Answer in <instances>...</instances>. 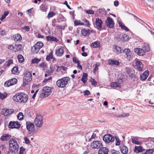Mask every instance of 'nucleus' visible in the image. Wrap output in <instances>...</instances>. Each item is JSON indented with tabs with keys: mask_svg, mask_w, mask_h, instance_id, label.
Wrapping results in <instances>:
<instances>
[{
	"mask_svg": "<svg viewBox=\"0 0 154 154\" xmlns=\"http://www.w3.org/2000/svg\"><path fill=\"white\" fill-rule=\"evenodd\" d=\"M28 96L23 93H18L13 97V99L14 101L20 103H25L28 100Z\"/></svg>",
	"mask_w": 154,
	"mask_h": 154,
	"instance_id": "1",
	"label": "nucleus"
},
{
	"mask_svg": "<svg viewBox=\"0 0 154 154\" xmlns=\"http://www.w3.org/2000/svg\"><path fill=\"white\" fill-rule=\"evenodd\" d=\"M9 149L12 153H15L18 151L19 146L15 140L11 138L9 141Z\"/></svg>",
	"mask_w": 154,
	"mask_h": 154,
	"instance_id": "2",
	"label": "nucleus"
},
{
	"mask_svg": "<svg viewBox=\"0 0 154 154\" xmlns=\"http://www.w3.org/2000/svg\"><path fill=\"white\" fill-rule=\"evenodd\" d=\"M70 79L67 77H63L57 80L56 82V85L59 88H64L68 84Z\"/></svg>",
	"mask_w": 154,
	"mask_h": 154,
	"instance_id": "3",
	"label": "nucleus"
},
{
	"mask_svg": "<svg viewBox=\"0 0 154 154\" xmlns=\"http://www.w3.org/2000/svg\"><path fill=\"white\" fill-rule=\"evenodd\" d=\"M34 123L38 129L40 128L43 125V119L41 115H37L34 121Z\"/></svg>",
	"mask_w": 154,
	"mask_h": 154,
	"instance_id": "4",
	"label": "nucleus"
},
{
	"mask_svg": "<svg viewBox=\"0 0 154 154\" xmlns=\"http://www.w3.org/2000/svg\"><path fill=\"white\" fill-rule=\"evenodd\" d=\"M51 88L46 86L43 88L41 94V97L42 98L46 97L49 95L51 92Z\"/></svg>",
	"mask_w": 154,
	"mask_h": 154,
	"instance_id": "5",
	"label": "nucleus"
},
{
	"mask_svg": "<svg viewBox=\"0 0 154 154\" xmlns=\"http://www.w3.org/2000/svg\"><path fill=\"white\" fill-rule=\"evenodd\" d=\"M43 43L41 42H37L35 45L32 47V51L34 53H37L40 49L43 46Z\"/></svg>",
	"mask_w": 154,
	"mask_h": 154,
	"instance_id": "6",
	"label": "nucleus"
},
{
	"mask_svg": "<svg viewBox=\"0 0 154 154\" xmlns=\"http://www.w3.org/2000/svg\"><path fill=\"white\" fill-rule=\"evenodd\" d=\"M26 125L27 129L29 134L31 135H32L35 130L34 124L30 122H27L26 123Z\"/></svg>",
	"mask_w": 154,
	"mask_h": 154,
	"instance_id": "7",
	"label": "nucleus"
},
{
	"mask_svg": "<svg viewBox=\"0 0 154 154\" xmlns=\"http://www.w3.org/2000/svg\"><path fill=\"white\" fill-rule=\"evenodd\" d=\"M114 139V137L110 134L105 135L103 137V140L107 143L113 142Z\"/></svg>",
	"mask_w": 154,
	"mask_h": 154,
	"instance_id": "8",
	"label": "nucleus"
},
{
	"mask_svg": "<svg viewBox=\"0 0 154 154\" xmlns=\"http://www.w3.org/2000/svg\"><path fill=\"white\" fill-rule=\"evenodd\" d=\"M105 22L107 27L110 28H111L113 27L114 23L111 18L109 17H107Z\"/></svg>",
	"mask_w": 154,
	"mask_h": 154,
	"instance_id": "9",
	"label": "nucleus"
},
{
	"mask_svg": "<svg viewBox=\"0 0 154 154\" xmlns=\"http://www.w3.org/2000/svg\"><path fill=\"white\" fill-rule=\"evenodd\" d=\"M102 143L99 141L93 142L91 145V147L94 149H99L102 146Z\"/></svg>",
	"mask_w": 154,
	"mask_h": 154,
	"instance_id": "10",
	"label": "nucleus"
},
{
	"mask_svg": "<svg viewBox=\"0 0 154 154\" xmlns=\"http://www.w3.org/2000/svg\"><path fill=\"white\" fill-rule=\"evenodd\" d=\"M20 125L18 122H10L9 123L8 127L9 128H18L20 126Z\"/></svg>",
	"mask_w": 154,
	"mask_h": 154,
	"instance_id": "11",
	"label": "nucleus"
},
{
	"mask_svg": "<svg viewBox=\"0 0 154 154\" xmlns=\"http://www.w3.org/2000/svg\"><path fill=\"white\" fill-rule=\"evenodd\" d=\"M103 23L102 20L100 18H97L96 19L95 25L96 27L98 30H100L102 27V23Z\"/></svg>",
	"mask_w": 154,
	"mask_h": 154,
	"instance_id": "12",
	"label": "nucleus"
},
{
	"mask_svg": "<svg viewBox=\"0 0 154 154\" xmlns=\"http://www.w3.org/2000/svg\"><path fill=\"white\" fill-rule=\"evenodd\" d=\"M134 50L135 53L140 56H143L145 54L144 51L142 48H136Z\"/></svg>",
	"mask_w": 154,
	"mask_h": 154,
	"instance_id": "13",
	"label": "nucleus"
},
{
	"mask_svg": "<svg viewBox=\"0 0 154 154\" xmlns=\"http://www.w3.org/2000/svg\"><path fill=\"white\" fill-rule=\"evenodd\" d=\"M121 152L123 154H127L128 152V147L124 145H121L119 147Z\"/></svg>",
	"mask_w": 154,
	"mask_h": 154,
	"instance_id": "14",
	"label": "nucleus"
},
{
	"mask_svg": "<svg viewBox=\"0 0 154 154\" xmlns=\"http://www.w3.org/2000/svg\"><path fill=\"white\" fill-rule=\"evenodd\" d=\"M24 79L26 81H31L32 80V75L31 73L29 72H26Z\"/></svg>",
	"mask_w": 154,
	"mask_h": 154,
	"instance_id": "15",
	"label": "nucleus"
},
{
	"mask_svg": "<svg viewBox=\"0 0 154 154\" xmlns=\"http://www.w3.org/2000/svg\"><path fill=\"white\" fill-rule=\"evenodd\" d=\"M127 73L130 79H131L134 76V72L132 69L128 68L127 69Z\"/></svg>",
	"mask_w": 154,
	"mask_h": 154,
	"instance_id": "16",
	"label": "nucleus"
},
{
	"mask_svg": "<svg viewBox=\"0 0 154 154\" xmlns=\"http://www.w3.org/2000/svg\"><path fill=\"white\" fill-rule=\"evenodd\" d=\"M136 66L140 71L142 70L143 65L140 61L137 60L136 62Z\"/></svg>",
	"mask_w": 154,
	"mask_h": 154,
	"instance_id": "17",
	"label": "nucleus"
},
{
	"mask_svg": "<svg viewBox=\"0 0 154 154\" xmlns=\"http://www.w3.org/2000/svg\"><path fill=\"white\" fill-rule=\"evenodd\" d=\"M109 150L107 148L103 147L100 148L98 152L99 154H107Z\"/></svg>",
	"mask_w": 154,
	"mask_h": 154,
	"instance_id": "18",
	"label": "nucleus"
},
{
	"mask_svg": "<svg viewBox=\"0 0 154 154\" xmlns=\"http://www.w3.org/2000/svg\"><path fill=\"white\" fill-rule=\"evenodd\" d=\"M149 75V72L146 71L144 73L142 74L140 76L141 80L143 81L145 80Z\"/></svg>",
	"mask_w": 154,
	"mask_h": 154,
	"instance_id": "19",
	"label": "nucleus"
},
{
	"mask_svg": "<svg viewBox=\"0 0 154 154\" xmlns=\"http://www.w3.org/2000/svg\"><path fill=\"white\" fill-rule=\"evenodd\" d=\"M92 32V31H91ZM91 32V31L89 29H83L81 30V33L83 35L85 36H88L90 33Z\"/></svg>",
	"mask_w": 154,
	"mask_h": 154,
	"instance_id": "20",
	"label": "nucleus"
},
{
	"mask_svg": "<svg viewBox=\"0 0 154 154\" xmlns=\"http://www.w3.org/2000/svg\"><path fill=\"white\" fill-rule=\"evenodd\" d=\"M113 51L117 53H122V51L121 48L116 45H114L113 47Z\"/></svg>",
	"mask_w": 154,
	"mask_h": 154,
	"instance_id": "21",
	"label": "nucleus"
},
{
	"mask_svg": "<svg viewBox=\"0 0 154 154\" xmlns=\"http://www.w3.org/2000/svg\"><path fill=\"white\" fill-rule=\"evenodd\" d=\"M47 40L48 41H55L56 42H58L59 40L53 36H47L46 37Z\"/></svg>",
	"mask_w": 154,
	"mask_h": 154,
	"instance_id": "22",
	"label": "nucleus"
},
{
	"mask_svg": "<svg viewBox=\"0 0 154 154\" xmlns=\"http://www.w3.org/2000/svg\"><path fill=\"white\" fill-rule=\"evenodd\" d=\"M63 53V47H61L59 48L56 51V54L57 56H61Z\"/></svg>",
	"mask_w": 154,
	"mask_h": 154,
	"instance_id": "23",
	"label": "nucleus"
},
{
	"mask_svg": "<svg viewBox=\"0 0 154 154\" xmlns=\"http://www.w3.org/2000/svg\"><path fill=\"white\" fill-rule=\"evenodd\" d=\"M11 135H9L8 134H5L2 136L1 139L2 141L8 140H9L11 138Z\"/></svg>",
	"mask_w": 154,
	"mask_h": 154,
	"instance_id": "24",
	"label": "nucleus"
},
{
	"mask_svg": "<svg viewBox=\"0 0 154 154\" xmlns=\"http://www.w3.org/2000/svg\"><path fill=\"white\" fill-rule=\"evenodd\" d=\"M134 150L135 152L138 153L142 152L144 149L142 146H137L135 147Z\"/></svg>",
	"mask_w": 154,
	"mask_h": 154,
	"instance_id": "25",
	"label": "nucleus"
},
{
	"mask_svg": "<svg viewBox=\"0 0 154 154\" xmlns=\"http://www.w3.org/2000/svg\"><path fill=\"white\" fill-rule=\"evenodd\" d=\"M109 64L112 66H117L119 64V63L118 61L116 60H109L108 62Z\"/></svg>",
	"mask_w": 154,
	"mask_h": 154,
	"instance_id": "26",
	"label": "nucleus"
},
{
	"mask_svg": "<svg viewBox=\"0 0 154 154\" xmlns=\"http://www.w3.org/2000/svg\"><path fill=\"white\" fill-rule=\"evenodd\" d=\"M118 23L119 25V26L120 27L123 29L127 31H129V29L127 28V27L125 26L124 24L122 22L119 21Z\"/></svg>",
	"mask_w": 154,
	"mask_h": 154,
	"instance_id": "27",
	"label": "nucleus"
},
{
	"mask_svg": "<svg viewBox=\"0 0 154 154\" xmlns=\"http://www.w3.org/2000/svg\"><path fill=\"white\" fill-rule=\"evenodd\" d=\"M110 85L112 88L121 87V83H119V82H112L111 84Z\"/></svg>",
	"mask_w": 154,
	"mask_h": 154,
	"instance_id": "28",
	"label": "nucleus"
},
{
	"mask_svg": "<svg viewBox=\"0 0 154 154\" xmlns=\"http://www.w3.org/2000/svg\"><path fill=\"white\" fill-rule=\"evenodd\" d=\"M131 140L133 143L138 145H140L141 143V142L139 141L137 138L136 137H132L131 138Z\"/></svg>",
	"mask_w": 154,
	"mask_h": 154,
	"instance_id": "29",
	"label": "nucleus"
},
{
	"mask_svg": "<svg viewBox=\"0 0 154 154\" xmlns=\"http://www.w3.org/2000/svg\"><path fill=\"white\" fill-rule=\"evenodd\" d=\"M88 75L86 73H83L82 76L81 78L82 81L85 84L87 80Z\"/></svg>",
	"mask_w": 154,
	"mask_h": 154,
	"instance_id": "30",
	"label": "nucleus"
},
{
	"mask_svg": "<svg viewBox=\"0 0 154 154\" xmlns=\"http://www.w3.org/2000/svg\"><path fill=\"white\" fill-rule=\"evenodd\" d=\"M13 37L15 40L16 41H20L22 39V37L21 35L19 34H17L14 35Z\"/></svg>",
	"mask_w": 154,
	"mask_h": 154,
	"instance_id": "31",
	"label": "nucleus"
},
{
	"mask_svg": "<svg viewBox=\"0 0 154 154\" xmlns=\"http://www.w3.org/2000/svg\"><path fill=\"white\" fill-rule=\"evenodd\" d=\"M100 46V44L98 41H96L92 43L91 45V47L93 48H99Z\"/></svg>",
	"mask_w": 154,
	"mask_h": 154,
	"instance_id": "32",
	"label": "nucleus"
},
{
	"mask_svg": "<svg viewBox=\"0 0 154 154\" xmlns=\"http://www.w3.org/2000/svg\"><path fill=\"white\" fill-rule=\"evenodd\" d=\"M74 23L75 26L83 25H84V23L81 22L80 20H75Z\"/></svg>",
	"mask_w": 154,
	"mask_h": 154,
	"instance_id": "33",
	"label": "nucleus"
},
{
	"mask_svg": "<svg viewBox=\"0 0 154 154\" xmlns=\"http://www.w3.org/2000/svg\"><path fill=\"white\" fill-rule=\"evenodd\" d=\"M122 52H125L126 55H127V56H131V53L130 50L129 49H125L124 50H123Z\"/></svg>",
	"mask_w": 154,
	"mask_h": 154,
	"instance_id": "34",
	"label": "nucleus"
},
{
	"mask_svg": "<svg viewBox=\"0 0 154 154\" xmlns=\"http://www.w3.org/2000/svg\"><path fill=\"white\" fill-rule=\"evenodd\" d=\"M53 51H51V52L48 55H47L46 59L47 61H49L51 59H52L53 58Z\"/></svg>",
	"mask_w": 154,
	"mask_h": 154,
	"instance_id": "35",
	"label": "nucleus"
},
{
	"mask_svg": "<svg viewBox=\"0 0 154 154\" xmlns=\"http://www.w3.org/2000/svg\"><path fill=\"white\" fill-rule=\"evenodd\" d=\"M7 96V94L5 92L3 93L0 92V99L3 100Z\"/></svg>",
	"mask_w": 154,
	"mask_h": 154,
	"instance_id": "36",
	"label": "nucleus"
},
{
	"mask_svg": "<svg viewBox=\"0 0 154 154\" xmlns=\"http://www.w3.org/2000/svg\"><path fill=\"white\" fill-rule=\"evenodd\" d=\"M18 61L19 62L22 63L24 61V59L23 56L19 54L17 56Z\"/></svg>",
	"mask_w": 154,
	"mask_h": 154,
	"instance_id": "37",
	"label": "nucleus"
},
{
	"mask_svg": "<svg viewBox=\"0 0 154 154\" xmlns=\"http://www.w3.org/2000/svg\"><path fill=\"white\" fill-rule=\"evenodd\" d=\"M9 80L11 82V83H10V84H11V85H13L16 84L17 82V80L15 78L11 79Z\"/></svg>",
	"mask_w": 154,
	"mask_h": 154,
	"instance_id": "38",
	"label": "nucleus"
},
{
	"mask_svg": "<svg viewBox=\"0 0 154 154\" xmlns=\"http://www.w3.org/2000/svg\"><path fill=\"white\" fill-rule=\"evenodd\" d=\"M18 68L17 66H14V67L11 70L13 74H15L16 73H17L18 70Z\"/></svg>",
	"mask_w": 154,
	"mask_h": 154,
	"instance_id": "39",
	"label": "nucleus"
},
{
	"mask_svg": "<svg viewBox=\"0 0 154 154\" xmlns=\"http://www.w3.org/2000/svg\"><path fill=\"white\" fill-rule=\"evenodd\" d=\"M122 40L126 41L129 39V37L126 34H124L121 36Z\"/></svg>",
	"mask_w": 154,
	"mask_h": 154,
	"instance_id": "40",
	"label": "nucleus"
},
{
	"mask_svg": "<svg viewBox=\"0 0 154 154\" xmlns=\"http://www.w3.org/2000/svg\"><path fill=\"white\" fill-rule=\"evenodd\" d=\"M41 60V59H37L36 58H34L32 61V63H37Z\"/></svg>",
	"mask_w": 154,
	"mask_h": 154,
	"instance_id": "41",
	"label": "nucleus"
},
{
	"mask_svg": "<svg viewBox=\"0 0 154 154\" xmlns=\"http://www.w3.org/2000/svg\"><path fill=\"white\" fill-rule=\"evenodd\" d=\"M23 116L22 112H20L17 116V119L19 120H21L23 118Z\"/></svg>",
	"mask_w": 154,
	"mask_h": 154,
	"instance_id": "42",
	"label": "nucleus"
},
{
	"mask_svg": "<svg viewBox=\"0 0 154 154\" xmlns=\"http://www.w3.org/2000/svg\"><path fill=\"white\" fill-rule=\"evenodd\" d=\"M85 12L88 14H94V11L91 9L88 10H85Z\"/></svg>",
	"mask_w": 154,
	"mask_h": 154,
	"instance_id": "43",
	"label": "nucleus"
},
{
	"mask_svg": "<svg viewBox=\"0 0 154 154\" xmlns=\"http://www.w3.org/2000/svg\"><path fill=\"white\" fill-rule=\"evenodd\" d=\"M90 82H91L92 85L96 86L97 84V82L94 79L91 78L90 80Z\"/></svg>",
	"mask_w": 154,
	"mask_h": 154,
	"instance_id": "44",
	"label": "nucleus"
},
{
	"mask_svg": "<svg viewBox=\"0 0 154 154\" xmlns=\"http://www.w3.org/2000/svg\"><path fill=\"white\" fill-rule=\"evenodd\" d=\"M10 83H11V82L9 80L5 82L4 84L5 86L6 87H9L12 86Z\"/></svg>",
	"mask_w": 154,
	"mask_h": 154,
	"instance_id": "45",
	"label": "nucleus"
},
{
	"mask_svg": "<svg viewBox=\"0 0 154 154\" xmlns=\"http://www.w3.org/2000/svg\"><path fill=\"white\" fill-rule=\"evenodd\" d=\"M2 113L5 116L8 115V109H3L2 111Z\"/></svg>",
	"mask_w": 154,
	"mask_h": 154,
	"instance_id": "46",
	"label": "nucleus"
},
{
	"mask_svg": "<svg viewBox=\"0 0 154 154\" xmlns=\"http://www.w3.org/2000/svg\"><path fill=\"white\" fill-rule=\"evenodd\" d=\"M25 149L23 147H21L20 148V151L19 153L20 154H25L24 152Z\"/></svg>",
	"mask_w": 154,
	"mask_h": 154,
	"instance_id": "47",
	"label": "nucleus"
},
{
	"mask_svg": "<svg viewBox=\"0 0 154 154\" xmlns=\"http://www.w3.org/2000/svg\"><path fill=\"white\" fill-rule=\"evenodd\" d=\"M115 139H116V146H119L120 145V143L121 142V141L120 139L117 137H116L115 138Z\"/></svg>",
	"mask_w": 154,
	"mask_h": 154,
	"instance_id": "48",
	"label": "nucleus"
},
{
	"mask_svg": "<svg viewBox=\"0 0 154 154\" xmlns=\"http://www.w3.org/2000/svg\"><path fill=\"white\" fill-rule=\"evenodd\" d=\"M149 47L148 46H144L143 47V49L144 51V52H146L149 51Z\"/></svg>",
	"mask_w": 154,
	"mask_h": 154,
	"instance_id": "49",
	"label": "nucleus"
},
{
	"mask_svg": "<svg viewBox=\"0 0 154 154\" xmlns=\"http://www.w3.org/2000/svg\"><path fill=\"white\" fill-rule=\"evenodd\" d=\"M6 63H7L6 64V66H9L12 63L13 60L11 59L9 60L8 62H6Z\"/></svg>",
	"mask_w": 154,
	"mask_h": 154,
	"instance_id": "50",
	"label": "nucleus"
},
{
	"mask_svg": "<svg viewBox=\"0 0 154 154\" xmlns=\"http://www.w3.org/2000/svg\"><path fill=\"white\" fill-rule=\"evenodd\" d=\"M55 14L53 13L52 12H50L48 13V17L50 18L53 17Z\"/></svg>",
	"mask_w": 154,
	"mask_h": 154,
	"instance_id": "51",
	"label": "nucleus"
},
{
	"mask_svg": "<svg viewBox=\"0 0 154 154\" xmlns=\"http://www.w3.org/2000/svg\"><path fill=\"white\" fill-rule=\"evenodd\" d=\"M146 152L147 154H152L153 152V150L152 149H149L146 150Z\"/></svg>",
	"mask_w": 154,
	"mask_h": 154,
	"instance_id": "52",
	"label": "nucleus"
},
{
	"mask_svg": "<svg viewBox=\"0 0 154 154\" xmlns=\"http://www.w3.org/2000/svg\"><path fill=\"white\" fill-rule=\"evenodd\" d=\"M111 152L112 154H120L119 151L114 149L111 151Z\"/></svg>",
	"mask_w": 154,
	"mask_h": 154,
	"instance_id": "53",
	"label": "nucleus"
},
{
	"mask_svg": "<svg viewBox=\"0 0 154 154\" xmlns=\"http://www.w3.org/2000/svg\"><path fill=\"white\" fill-rule=\"evenodd\" d=\"M84 95H88L90 94V91L88 90H86L84 91Z\"/></svg>",
	"mask_w": 154,
	"mask_h": 154,
	"instance_id": "54",
	"label": "nucleus"
},
{
	"mask_svg": "<svg viewBox=\"0 0 154 154\" xmlns=\"http://www.w3.org/2000/svg\"><path fill=\"white\" fill-rule=\"evenodd\" d=\"M9 13V12L8 11H5L3 15H2V16L3 17H4V18H5L8 15Z\"/></svg>",
	"mask_w": 154,
	"mask_h": 154,
	"instance_id": "55",
	"label": "nucleus"
},
{
	"mask_svg": "<svg viewBox=\"0 0 154 154\" xmlns=\"http://www.w3.org/2000/svg\"><path fill=\"white\" fill-rule=\"evenodd\" d=\"M73 61L74 63H77L79 62V60L77 59V58L75 57L73 58Z\"/></svg>",
	"mask_w": 154,
	"mask_h": 154,
	"instance_id": "56",
	"label": "nucleus"
},
{
	"mask_svg": "<svg viewBox=\"0 0 154 154\" xmlns=\"http://www.w3.org/2000/svg\"><path fill=\"white\" fill-rule=\"evenodd\" d=\"M98 66L97 64L95 65V67L93 70V72L94 74H95L96 72V71L98 70Z\"/></svg>",
	"mask_w": 154,
	"mask_h": 154,
	"instance_id": "57",
	"label": "nucleus"
},
{
	"mask_svg": "<svg viewBox=\"0 0 154 154\" xmlns=\"http://www.w3.org/2000/svg\"><path fill=\"white\" fill-rule=\"evenodd\" d=\"M129 116V114L128 113L126 114L125 113H123L122 115H120L119 116L120 117H124L126 116Z\"/></svg>",
	"mask_w": 154,
	"mask_h": 154,
	"instance_id": "58",
	"label": "nucleus"
},
{
	"mask_svg": "<svg viewBox=\"0 0 154 154\" xmlns=\"http://www.w3.org/2000/svg\"><path fill=\"white\" fill-rule=\"evenodd\" d=\"M8 112L9 114H12L14 112V110L13 109H8Z\"/></svg>",
	"mask_w": 154,
	"mask_h": 154,
	"instance_id": "59",
	"label": "nucleus"
},
{
	"mask_svg": "<svg viewBox=\"0 0 154 154\" xmlns=\"http://www.w3.org/2000/svg\"><path fill=\"white\" fill-rule=\"evenodd\" d=\"M83 21L84 22H85L86 23L85 25H86L87 26H89L90 24H89V22L86 19L83 20Z\"/></svg>",
	"mask_w": 154,
	"mask_h": 154,
	"instance_id": "60",
	"label": "nucleus"
},
{
	"mask_svg": "<svg viewBox=\"0 0 154 154\" xmlns=\"http://www.w3.org/2000/svg\"><path fill=\"white\" fill-rule=\"evenodd\" d=\"M23 29L25 30L26 31H29V27L28 26H26L23 28Z\"/></svg>",
	"mask_w": 154,
	"mask_h": 154,
	"instance_id": "61",
	"label": "nucleus"
},
{
	"mask_svg": "<svg viewBox=\"0 0 154 154\" xmlns=\"http://www.w3.org/2000/svg\"><path fill=\"white\" fill-rule=\"evenodd\" d=\"M24 140L26 144H28L29 143V141L26 137H25L24 138Z\"/></svg>",
	"mask_w": 154,
	"mask_h": 154,
	"instance_id": "62",
	"label": "nucleus"
},
{
	"mask_svg": "<svg viewBox=\"0 0 154 154\" xmlns=\"http://www.w3.org/2000/svg\"><path fill=\"white\" fill-rule=\"evenodd\" d=\"M77 67L81 70L82 69V66L80 65L79 62L77 63Z\"/></svg>",
	"mask_w": 154,
	"mask_h": 154,
	"instance_id": "63",
	"label": "nucleus"
},
{
	"mask_svg": "<svg viewBox=\"0 0 154 154\" xmlns=\"http://www.w3.org/2000/svg\"><path fill=\"white\" fill-rule=\"evenodd\" d=\"M22 45L20 44H19L17 45V51H20Z\"/></svg>",
	"mask_w": 154,
	"mask_h": 154,
	"instance_id": "64",
	"label": "nucleus"
}]
</instances>
